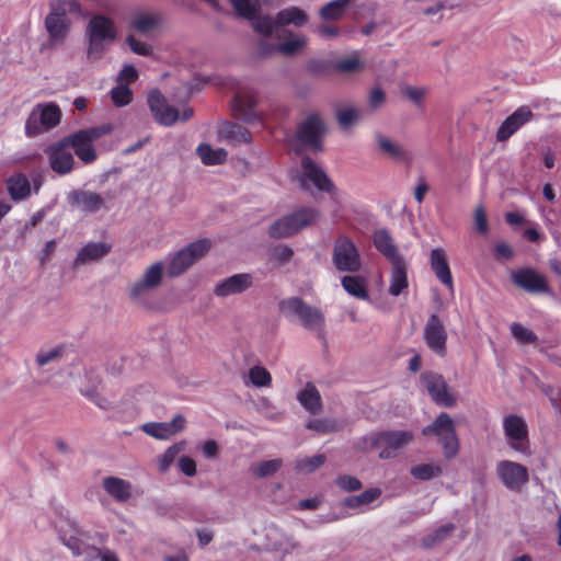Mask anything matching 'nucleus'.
I'll use <instances>...</instances> for the list:
<instances>
[{
	"label": "nucleus",
	"mask_w": 561,
	"mask_h": 561,
	"mask_svg": "<svg viewBox=\"0 0 561 561\" xmlns=\"http://www.w3.org/2000/svg\"><path fill=\"white\" fill-rule=\"evenodd\" d=\"M232 14L249 20L256 32L268 38L275 36L279 43L271 48L284 55H293L302 50L307 45V37L300 34L289 33L285 26L294 24L301 26L307 22V14L291 7L280 11L277 19L273 20L263 10L262 2H230Z\"/></svg>",
	"instance_id": "nucleus-1"
},
{
	"label": "nucleus",
	"mask_w": 561,
	"mask_h": 561,
	"mask_svg": "<svg viewBox=\"0 0 561 561\" xmlns=\"http://www.w3.org/2000/svg\"><path fill=\"white\" fill-rule=\"evenodd\" d=\"M83 15L80 2H54L44 20L49 48L65 43L72 23Z\"/></svg>",
	"instance_id": "nucleus-2"
},
{
	"label": "nucleus",
	"mask_w": 561,
	"mask_h": 561,
	"mask_svg": "<svg viewBox=\"0 0 561 561\" xmlns=\"http://www.w3.org/2000/svg\"><path fill=\"white\" fill-rule=\"evenodd\" d=\"M88 39L87 57L98 60L108 50L117 37V27L114 21L103 14L93 15L85 28Z\"/></svg>",
	"instance_id": "nucleus-3"
},
{
	"label": "nucleus",
	"mask_w": 561,
	"mask_h": 561,
	"mask_svg": "<svg viewBox=\"0 0 561 561\" xmlns=\"http://www.w3.org/2000/svg\"><path fill=\"white\" fill-rule=\"evenodd\" d=\"M413 439L409 431H387L371 433L362 437L356 444L359 450L379 451V458L389 459L397 456L398 451Z\"/></svg>",
	"instance_id": "nucleus-4"
},
{
	"label": "nucleus",
	"mask_w": 561,
	"mask_h": 561,
	"mask_svg": "<svg viewBox=\"0 0 561 561\" xmlns=\"http://www.w3.org/2000/svg\"><path fill=\"white\" fill-rule=\"evenodd\" d=\"M318 218L319 211L316 208L301 207L275 220L268 229V234L274 239L289 238L314 224Z\"/></svg>",
	"instance_id": "nucleus-5"
},
{
	"label": "nucleus",
	"mask_w": 561,
	"mask_h": 561,
	"mask_svg": "<svg viewBox=\"0 0 561 561\" xmlns=\"http://www.w3.org/2000/svg\"><path fill=\"white\" fill-rule=\"evenodd\" d=\"M332 263L336 271L357 273L362 268V256L355 242L346 234H340L333 244Z\"/></svg>",
	"instance_id": "nucleus-6"
},
{
	"label": "nucleus",
	"mask_w": 561,
	"mask_h": 561,
	"mask_svg": "<svg viewBox=\"0 0 561 561\" xmlns=\"http://www.w3.org/2000/svg\"><path fill=\"white\" fill-rule=\"evenodd\" d=\"M61 118L60 108L54 103L37 104L25 123V134L28 137L39 135L57 126Z\"/></svg>",
	"instance_id": "nucleus-7"
},
{
	"label": "nucleus",
	"mask_w": 561,
	"mask_h": 561,
	"mask_svg": "<svg viewBox=\"0 0 561 561\" xmlns=\"http://www.w3.org/2000/svg\"><path fill=\"white\" fill-rule=\"evenodd\" d=\"M211 243L207 239H201L190 243L171 256L168 265V274L171 277L182 275L196 261L201 260L209 251Z\"/></svg>",
	"instance_id": "nucleus-8"
},
{
	"label": "nucleus",
	"mask_w": 561,
	"mask_h": 561,
	"mask_svg": "<svg viewBox=\"0 0 561 561\" xmlns=\"http://www.w3.org/2000/svg\"><path fill=\"white\" fill-rule=\"evenodd\" d=\"M422 433L437 436L447 458H451L458 453L459 442L454 421L447 413H440L433 424L423 428Z\"/></svg>",
	"instance_id": "nucleus-9"
},
{
	"label": "nucleus",
	"mask_w": 561,
	"mask_h": 561,
	"mask_svg": "<svg viewBox=\"0 0 561 561\" xmlns=\"http://www.w3.org/2000/svg\"><path fill=\"white\" fill-rule=\"evenodd\" d=\"M147 102L154 119L163 126H171L179 119L185 122L193 116V110L191 107L184 108L180 116L179 111L169 105L165 98L158 90L149 92Z\"/></svg>",
	"instance_id": "nucleus-10"
},
{
	"label": "nucleus",
	"mask_w": 561,
	"mask_h": 561,
	"mask_svg": "<svg viewBox=\"0 0 561 561\" xmlns=\"http://www.w3.org/2000/svg\"><path fill=\"white\" fill-rule=\"evenodd\" d=\"M503 430L508 445L515 451L529 455L528 427L525 420L516 414L503 419Z\"/></svg>",
	"instance_id": "nucleus-11"
},
{
	"label": "nucleus",
	"mask_w": 561,
	"mask_h": 561,
	"mask_svg": "<svg viewBox=\"0 0 561 561\" xmlns=\"http://www.w3.org/2000/svg\"><path fill=\"white\" fill-rule=\"evenodd\" d=\"M511 280L517 287L530 294H550L547 278L531 267H522L511 272Z\"/></svg>",
	"instance_id": "nucleus-12"
},
{
	"label": "nucleus",
	"mask_w": 561,
	"mask_h": 561,
	"mask_svg": "<svg viewBox=\"0 0 561 561\" xmlns=\"http://www.w3.org/2000/svg\"><path fill=\"white\" fill-rule=\"evenodd\" d=\"M325 133V126L322 119L311 114L300 124L297 138L304 147H309L314 151L322 150V137Z\"/></svg>",
	"instance_id": "nucleus-13"
},
{
	"label": "nucleus",
	"mask_w": 561,
	"mask_h": 561,
	"mask_svg": "<svg viewBox=\"0 0 561 561\" xmlns=\"http://www.w3.org/2000/svg\"><path fill=\"white\" fill-rule=\"evenodd\" d=\"M496 474L510 490H519L529 480L528 469L512 460H502L496 465Z\"/></svg>",
	"instance_id": "nucleus-14"
},
{
	"label": "nucleus",
	"mask_w": 561,
	"mask_h": 561,
	"mask_svg": "<svg viewBox=\"0 0 561 561\" xmlns=\"http://www.w3.org/2000/svg\"><path fill=\"white\" fill-rule=\"evenodd\" d=\"M254 285V277L250 273L233 274L219 280L214 287L215 296L227 298L232 295H240Z\"/></svg>",
	"instance_id": "nucleus-15"
},
{
	"label": "nucleus",
	"mask_w": 561,
	"mask_h": 561,
	"mask_svg": "<svg viewBox=\"0 0 561 561\" xmlns=\"http://www.w3.org/2000/svg\"><path fill=\"white\" fill-rule=\"evenodd\" d=\"M424 341L427 347L438 356L446 354L447 333L437 314H432L424 328Z\"/></svg>",
	"instance_id": "nucleus-16"
},
{
	"label": "nucleus",
	"mask_w": 561,
	"mask_h": 561,
	"mask_svg": "<svg viewBox=\"0 0 561 561\" xmlns=\"http://www.w3.org/2000/svg\"><path fill=\"white\" fill-rule=\"evenodd\" d=\"M67 201L71 207L84 214L98 213L105 207V199L102 195L92 191H71L67 196Z\"/></svg>",
	"instance_id": "nucleus-17"
},
{
	"label": "nucleus",
	"mask_w": 561,
	"mask_h": 561,
	"mask_svg": "<svg viewBox=\"0 0 561 561\" xmlns=\"http://www.w3.org/2000/svg\"><path fill=\"white\" fill-rule=\"evenodd\" d=\"M186 426V420L182 414H176L170 422H150L141 426V430L149 436L167 440L181 433Z\"/></svg>",
	"instance_id": "nucleus-18"
},
{
	"label": "nucleus",
	"mask_w": 561,
	"mask_h": 561,
	"mask_svg": "<svg viewBox=\"0 0 561 561\" xmlns=\"http://www.w3.org/2000/svg\"><path fill=\"white\" fill-rule=\"evenodd\" d=\"M302 176L301 185L306 186L307 182L312 183L319 191L332 192L334 185L328 178L322 168L314 163L310 158L306 157L301 162Z\"/></svg>",
	"instance_id": "nucleus-19"
},
{
	"label": "nucleus",
	"mask_w": 561,
	"mask_h": 561,
	"mask_svg": "<svg viewBox=\"0 0 561 561\" xmlns=\"http://www.w3.org/2000/svg\"><path fill=\"white\" fill-rule=\"evenodd\" d=\"M422 382L432 399L439 405L450 408L455 405V398L447 391L445 380L440 375L426 373L422 375Z\"/></svg>",
	"instance_id": "nucleus-20"
},
{
	"label": "nucleus",
	"mask_w": 561,
	"mask_h": 561,
	"mask_svg": "<svg viewBox=\"0 0 561 561\" xmlns=\"http://www.w3.org/2000/svg\"><path fill=\"white\" fill-rule=\"evenodd\" d=\"M534 114L527 106L518 107L501 124L496 131L497 141H506L522 126L531 121Z\"/></svg>",
	"instance_id": "nucleus-21"
},
{
	"label": "nucleus",
	"mask_w": 561,
	"mask_h": 561,
	"mask_svg": "<svg viewBox=\"0 0 561 561\" xmlns=\"http://www.w3.org/2000/svg\"><path fill=\"white\" fill-rule=\"evenodd\" d=\"M45 152L48 156L49 165L54 172L64 175L72 171L75 164L73 156L62 142L49 146Z\"/></svg>",
	"instance_id": "nucleus-22"
},
{
	"label": "nucleus",
	"mask_w": 561,
	"mask_h": 561,
	"mask_svg": "<svg viewBox=\"0 0 561 561\" xmlns=\"http://www.w3.org/2000/svg\"><path fill=\"white\" fill-rule=\"evenodd\" d=\"M112 130V126L108 124L90 127L85 129L78 130L69 136H67L62 144L66 147H71L73 150L79 147L87 146L89 144H93V141L101 138L103 135L108 134Z\"/></svg>",
	"instance_id": "nucleus-23"
},
{
	"label": "nucleus",
	"mask_w": 561,
	"mask_h": 561,
	"mask_svg": "<svg viewBox=\"0 0 561 561\" xmlns=\"http://www.w3.org/2000/svg\"><path fill=\"white\" fill-rule=\"evenodd\" d=\"M256 99L251 91L238 92L232 102L233 115L244 122L251 123L257 118L255 111Z\"/></svg>",
	"instance_id": "nucleus-24"
},
{
	"label": "nucleus",
	"mask_w": 561,
	"mask_h": 561,
	"mask_svg": "<svg viewBox=\"0 0 561 561\" xmlns=\"http://www.w3.org/2000/svg\"><path fill=\"white\" fill-rule=\"evenodd\" d=\"M375 144L377 152L382 157L397 162H405L410 158L409 152L400 142L381 133L375 134Z\"/></svg>",
	"instance_id": "nucleus-25"
},
{
	"label": "nucleus",
	"mask_w": 561,
	"mask_h": 561,
	"mask_svg": "<svg viewBox=\"0 0 561 561\" xmlns=\"http://www.w3.org/2000/svg\"><path fill=\"white\" fill-rule=\"evenodd\" d=\"M373 243L377 251L382 254L389 263L403 261L402 254L396 244L393 238L387 229H378L373 234Z\"/></svg>",
	"instance_id": "nucleus-26"
},
{
	"label": "nucleus",
	"mask_w": 561,
	"mask_h": 561,
	"mask_svg": "<svg viewBox=\"0 0 561 561\" xmlns=\"http://www.w3.org/2000/svg\"><path fill=\"white\" fill-rule=\"evenodd\" d=\"M112 245L106 242H89L78 252L73 266L80 267L99 261L110 253Z\"/></svg>",
	"instance_id": "nucleus-27"
},
{
	"label": "nucleus",
	"mask_w": 561,
	"mask_h": 561,
	"mask_svg": "<svg viewBox=\"0 0 561 561\" xmlns=\"http://www.w3.org/2000/svg\"><path fill=\"white\" fill-rule=\"evenodd\" d=\"M431 268L435 276L447 287L453 288V276L447 263L446 253L442 249H433L430 255Z\"/></svg>",
	"instance_id": "nucleus-28"
},
{
	"label": "nucleus",
	"mask_w": 561,
	"mask_h": 561,
	"mask_svg": "<svg viewBox=\"0 0 561 561\" xmlns=\"http://www.w3.org/2000/svg\"><path fill=\"white\" fill-rule=\"evenodd\" d=\"M163 23V18L159 13L139 12L130 21V27L142 35H149L157 31Z\"/></svg>",
	"instance_id": "nucleus-29"
},
{
	"label": "nucleus",
	"mask_w": 561,
	"mask_h": 561,
	"mask_svg": "<svg viewBox=\"0 0 561 561\" xmlns=\"http://www.w3.org/2000/svg\"><path fill=\"white\" fill-rule=\"evenodd\" d=\"M102 486L117 502L124 503L131 497V484L118 477H105Z\"/></svg>",
	"instance_id": "nucleus-30"
},
{
	"label": "nucleus",
	"mask_w": 561,
	"mask_h": 561,
	"mask_svg": "<svg viewBox=\"0 0 561 561\" xmlns=\"http://www.w3.org/2000/svg\"><path fill=\"white\" fill-rule=\"evenodd\" d=\"M409 286L408 282V266L405 261L391 263V273L389 279L388 293L391 296L401 295Z\"/></svg>",
	"instance_id": "nucleus-31"
},
{
	"label": "nucleus",
	"mask_w": 561,
	"mask_h": 561,
	"mask_svg": "<svg viewBox=\"0 0 561 561\" xmlns=\"http://www.w3.org/2000/svg\"><path fill=\"white\" fill-rule=\"evenodd\" d=\"M5 186L10 198L20 202L31 195V183L26 175L15 173L5 180Z\"/></svg>",
	"instance_id": "nucleus-32"
},
{
	"label": "nucleus",
	"mask_w": 561,
	"mask_h": 561,
	"mask_svg": "<svg viewBox=\"0 0 561 561\" xmlns=\"http://www.w3.org/2000/svg\"><path fill=\"white\" fill-rule=\"evenodd\" d=\"M297 399L311 414H318L321 411V397L313 383L308 382L306 387L298 392Z\"/></svg>",
	"instance_id": "nucleus-33"
},
{
	"label": "nucleus",
	"mask_w": 561,
	"mask_h": 561,
	"mask_svg": "<svg viewBox=\"0 0 561 561\" xmlns=\"http://www.w3.org/2000/svg\"><path fill=\"white\" fill-rule=\"evenodd\" d=\"M341 285L348 295L363 300L368 299L365 277L359 275H347L342 277Z\"/></svg>",
	"instance_id": "nucleus-34"
},
{
	"label": "nucleus",
	"mask_w": 561,
	"mask_h": 561,
	"mask_svg": "<svg viewBox=\"0 0 561 561\" xmlns=\"http://www.w3.org/2000/svg\"><path fill=\"white\" fill-rule=\"evenodd\" d=\"M219 134L224 139L231 144H242L251 140V135L247 128L231 122L222 124L219 129Z\"/></svg>",
	"instance_id": "nucleus-35"
},
{
	"label": "nucleus",
	"mask_w": 561,
	"mask_h": 561,
	"mask_svg": "<svg viewBox=\"0 0 561 561\" xmlns=\"http://www.w3.org/2000/svg\"><path fill=\"white\" fill-rule=\"evenodd\" d=\"M196 153L205 165L221 164L227 159V151L225 149H214L208 144L198 145Z\"/></svg>",
	"instance_id": "nucleus-36"
},
{
	"label": "nucleus",
	"mask_w": 561,
	"mask_h": 561,
	"mask_svg": "<svg viewBox=\"0 0 561 561\" xmlns=\"http://www.w3.org/2000/svg\"><path fill=\"white\" fill-rule=\"evenodd\" d=\"M381 495V490L379 488H370L365 490L358 495H352L345 499L344 505L348 508H358L362 506L369 505Z\"/></svg>",
	"instance_id": "nucleus-37"
},
{
	"label": "nucleus",
	"mask_w": 561,
	"mask_h": 561,
	"mask_svg": "<svg viewBox=\"0 0 561 561\" xmlns=\"http://www.w3.org/2000/svg\"><path fill=\"white\" fill-rule=\"evenodd\" d=\"M154 289L156 288L152 287L150 284L139 278L130 285L129 298L138 305L147 306L149 302L150 294Z\"/></svg>",
	"instance_id": "nucleus-38"
},
{
	"label": "nucleus",
	"mask_w": 561,
	"mask_h": 561,
	"mask_svg": "<svg viewBox=\"0 0 561 561\" xmlns=\"http://www.w3.org/2000/svg\"><path fill=\"white\" fill-rule=\"evenodd\" d=\"M185 443L180 442L176 444H173L172 446L168 447L163 454L158 456L157 462H158V469L160 472H165L169 470L170 466L175 460L176 456L184 450Z\"/></svg>",
	"instance_id": "nucleus-39"
},
{
	"label": "nucleus",
	"mask_w": 561,
	"mask_h": 561,
	"mask_svg": "<svg viewBox=\"0 0 561 561\" xmlns=\"http://www.w3.org/2000/svg\"><path fill=\"white\" fill-rule=\"evenodd\" d=\"M299 320L305 328L318 330L322 327L324 317L319 309L307 305Z\"/></svg>",
	"instance_id": "nucleus-40"
},
{
	"label": "nucleus",
	"mask_w": 561,
	"mask_h": 561,
	"mask_svg": "<svg viewBox=\"0 0 561 561\" xmlns=\"http://www.w3.org/2000/svg\"><path fill=\"white\" fill-rule=\"evenodd\" d=\"M85 538L87 535L80 530H75V533L69 536L67 534L61 536L62 542L72 551L75 556H82L85 552Z\"/></svg>",
	"instance_id": "nucleus-41"
},
{
	"label": "nucleus",
	"mask_w": 561,
	"mask_h": 561,
	"mask_svg": "<svg viewBox=\"0 0 561 561\" xmlns=\"http://www.w3.org/2000/svg\"><path fill=\"white\" fill-rule=\"evenodd\" d=\"M307 304H305L300 298L290 297L284 299L279 304L280 311L287 318H301L304 310L306 309Z\"/></svg>",
	"instance_id": "nucleus-42"
},
{
	"label": "nucleus",
	"mask_w": 561,
	"mask_h": 561,
	"mask_svg": "<svg viewBox=\"0 0 561 561\" xmlns=\"http://www.w3.org/2000/svg\"><path fill=\"white\" fill-rule=\"evenodd\" d=\"M362 117V112L355 106H344L336 110V118L344 129L350 128Z\"/></svg>",
	"instance_id": "nucleus-43"
},
{
	"label": "nucleus",
	"mask_w": 561,
	"mask_h": 561,
	"mask_svg": "<svg viewBox=\"0 0 561 561\" xmlns=\"http://www.w3.org/2000/svg\"><path fill=\"white\" fill-rule=\"evenodd\" d=\"M249 382L254 387H270L272 383V376L268 370L262 366H253L248 373Z\"/></svg>",
	"instance_id": "nucleus-44"
},
{
	"label": "nucleus",
	"mask_w": 561,
	"mask_h": 561,
	"mask_svg": "<svg viewBox=\"0 0 561 561\" xmlns=\"http://www.w3.org/2000/svg\"><path fill=\"white\" fill-rule=\"evenodd\" d=\"M283 465L282 459H271L259 462L251 468L256 478H267L276 473Z\"/></svg>",
	"instance_id": "nucleus-45"
},
{
	"label": "nucleus",
	"mask_w": 561,
	"mask_h": 561,
	"mask_svg": "<svg viewBox=\"0 0 561 561\" xmlns=\"http://www.w3.org/2000/svg\"><path fill=\"white\" fill-rule=\"evenodd\" d=\"M442 473V467L438 463H421L412 467L411 474L417 480H430Z\"/></svg>",
	"instance_id": "nucleus-46"
},
{
	"label": "nucleus",
	"mask_w": 561,
	"mask_h": 561,
	"mask_svg": "<svg viewBox=\"0 0 561 561\" xmlns=\"http://www.w3.org/2000/svg\"><path fill=\"white\" fill-rule=\"evenodd\" d=\"M334 68L339 72L350 73L363 69V62L359 59L358 53L355 51L347 58L337 60Z\"/></svg>",
	"instance_id": "nucleus-47"
},
{
	"label": "nucleus",
	"mask_w": 561,
	"mask_h": 561,
	"mask_svg": "<svg viewBox=\"0 0 561 561\" xmlns=\"http://www.w3.org/2000/svg\"><path fill=\"white\" fill-rule=\"evenodd\" d=\"M164 266L162 262H157L150 265L140 277L144 282L150 284L152 287L157 288L163 277Z\"/></svg>",
	"instance_id": "nucleus-48"
},
{
	"label": "nucleus",
	"mask_w": 561,
	"mask_h": 561,
	"mask_svg": "<svg viewBox=\"0 0 561 561\" xmlns=\"http://www.w3.org/2000/svg\"><path fill=\"white\" fill-rule=\"evenodd\" d=\"M62 353H64V347L62 346H55V347H50V348H42L36 354V358H35L36 364L38 366L48 365V364H50L53 362L58 360L62 356Z\"/></svg>",
	"instance_id": "nucleus-49"
},
{
	"label": "nucleus",
	"mask_w": 561,
	"mask_h": 561,
	"mask_svg": "<svg viewBox=\"0 0 561 561\" xmlns=\"http://www.w3.org/2000/svg\"><path fill=\"white\" fill-rule=\"evenodd\" d=\"M325 462L324 455H316L297 460L296 469L301 473H309L321 467Z\"/></svg>",
	"instance_id": "nucleus-50"
},
{
	"label": "nucleus",
	"mask_w": 561,
	"mask_h": 561,
	"mask_svg": "<svg viewBox=\"0 0 561 561\" xmlns=\"http://www.w3.org/2000/svg\"><path fill=\"white\" fill-rule=\"evenodd\" d=\"M347 2H328L321 8L320 14L323 20H336L340 19L345 10Z\"/></svg>",
	"instance_id": "nucleus-51"
},
{
	"label": "nucleus",
	"mask_w": 561,
	"mask_h": 561,
	"mask_svg": "<svg viewBox=\"0 0 561 561\" xmlns=\"http://www.w3.org/2000/svg\"><path fill=\"white\" fill-rule=\"evenodd\" d=\"M511 332L520 343H535L537 341L536 334L520 323L514 322L511 325Z\"/></svg>",
	"instance_id": "nucleus-52"
},
{
	"label": "nucleus",
	"mask_w": 561,
	"mask_h": 561,
	"mask_svg": "<svg viewBox=\"0 0 561 561\" xmlns=\"http://www.w3.org/2000/svg\"><path fill=\"white\" fill-rule=\"evenodd\" d=\"M454 529L455 526L453 524H446L444 526H440L433 534L424 538V545L431 547L436 545L437 542L443 541L454 531Z\"/></svg>",
	"instance_id": "nucleus-53"
},
{
	"label": "nucleus",
	"mask_w": 561,
	"mask_h": 561,
	"mask_svg": "<svg viewBox=\"0 0 561 561\" xmlns=\"http://www.w3.org/2000/svg\"><path fill=\"white\" fill-rule=\"evenodd\" d=\"M111 96L115 105L125 106L131 102V91L127 85L121 84L111 91Z\"/></svg>",
	"instance_id": "nucleus-54"
},
{
	"label": "nucleus",
	"mask_w": 561,
	"mask_h": 561,
	"mask_svg": "<svg viewBox=\"0 0 561 561\" xmlns=\"http://www.w3.org/2000/svg\"><path fill=\"white\" fill-rule=\"evenodd\" d=\"M307 428L319 434H327L337 431L339 425L332 420H312L307 423Z\"/></svg>",
	"instance_id": "nucleus-55"
},
{
	"label": "nucleus",
	"mask_w": 561,
	"mask_h": 561,
	"mask_svg": "<svg viewBox=\"0 0 561 561\" xmlns=\"http://www.w3.org/2000/svg\"><path fill=\"white\" fill-rule=\"evenodd\" d=\"M126 43L128 44L131 51L137 55L149 56L152 53V47L149 44L137 39L134 35H129L126 38Z\"/></svg>",
	"instance_id": "nucleus-56"
},
{
	"label": "nucleus",
	"mask_w": 561,
	"mask_h": 561,
	"mask_svg": "<svg viewBox=\"0 0 561 561\" xmlns=\"http://www.w3.org/2000/svg\"><path fill=\"white\" fill-rule=\"evenodd\" d=\"M335 483L339 488L348 492L357 491L362 488V482L357 478L348 474L337 477Z\"/></svg>",
	"instance_id": "nucleus-57"
},
{
	"label": "nucleus",
	"mask_w": 561,
	"mask_h": 561,
	"mask_svg": "<svg viewBox=\"0 0 561 561\" xmlns=\"http://www.w3.org/2000/svg\"><path fill=\"white\" fill-rule=\"evenodd\" d=\"M75 153L84 163H92L96 159V152L92 144L79 147L75 150Z\"/></svg>",
	"instance_id": "nucleus-58"
},
{
	"label": "nucleus",
	"mask_w": 561,
	"mask_h": 561,
	"mask_svg": "<svg viewBox=\"0 0 561 561\" xmlns=\"http://www.w3.org/2000/svg\"><path fill=\"white\" fill-rule=\"evenodd\" d=\"M179 469L186 477H194L196 474V462L187 456H183L178 461Z\"/></svg>",
	"instance_id": "nucleus-59"
},
{
	"label": "nucleus",
	"mask_w": 561,
	"mask_h": 561,
	"mask_svg": "<svg viewBox=\"0 0 561 561\" xmlns=\"http://www.w3.org/2000/svg\"><path fill=\"white\" fill-rule=\"evenodd\" d=\"M273 547L275 550L283 551L285 553H291L299 547V543L291 537L285 536L279 541L275 542Z\"/></svg>",
	"instance_id": "nucleus-60"
},
{
	"label": "nucleus",
	"mask_w": 561,
	"mask_h": 561,
	"mask_svg": "<svg viewBox=\"0 0 561 561\" xmlns=\"http://www.w3.org/2000/svg\"><path fill=\"white\" fill-rule=\"evenodd\" d=\"M474 224L476 228L480 233H486L489 226L486 221V215L484 211V208L482 206H479L476 208L474 211Z\"/></svg>",
	"instance_id": "nucleus-61"
},
{
	"label": "nucleus",
	"mask_w": 561,
	"mask_h": 561,
	"mask_svg": "<svg viewBox=\"0 0 561 561\" xmlns=\"http://www.w3.org/2000/svg\"><path fill=\"white\" fill-rule=\"evenodd\" d=\"M385 101H386V95L381 89L376 88V89L371 90V92L369 94L368 103L373 110L379 108L385 103Z\"/></svg>",
	"instance_id": "nucleus-62"
},
{
	"label": "nucleus",
	"mask_w": 561,
	"mask_h": 561,
	"mask_svg": "<svg viewBox=\"0 0 561 561\" xmlns=\"http://www.w3.org/2000/svg\"><path fill=\"white\" fill-rule=\"evenodd\" d=\"M496 260H511L514 255L513 249L505 242H500L494 249Z\"/></svg>",
	"instance_id": "nucleus-63"
},
{
	"label": "nucleus",
	"mask_w": 561,
	"mask_h": 561,
	"mask_svg": "<svg viewBox=\"0 0 561 561\" xmlns=\"http://www.w3.org/2000/svg\"><path fill=\"white\" fill-rule=\"evenodd\" d=\"M138 78V72L133 66H125L119 72L118 79L123 82L130 83Z\"/></svg>",
	"instance_id": "nucleus-64"
}]
</instances>
